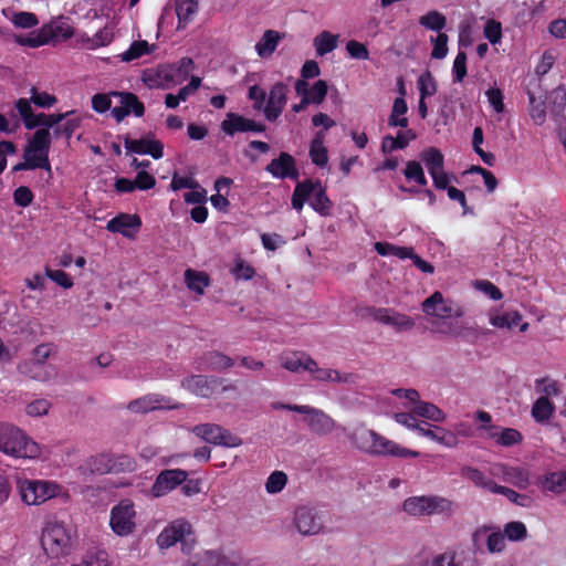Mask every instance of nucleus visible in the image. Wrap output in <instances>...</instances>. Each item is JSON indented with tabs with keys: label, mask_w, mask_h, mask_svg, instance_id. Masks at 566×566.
Wrapping results in <instances>:
<instances>
[{
	"label": "nucleus",
	"mask_w": 566,
	"mask_h": 566,
	"mask_svg": "<svg viewBox=\"0 0 566 566\" xmlns=\"http://www.w3.org/2000/svg\"><path fill=\"white\" fill-rule=\"evenodd\" d=\"M354 442L359 450L373 455L397 458H418L420 455L418 451L401 447L371 429L357 430L354 433Z\"/></svg>",
	"instance_id": "obj_1"
},
{
	"label": "nucleus",
	"mask_w": 566,
	"mask_h": 566,
	"mask_svg": "<svg viewBox=\"0 0 566 566\" xmlns=\"http://www.w3.org/2000/svg\"><path fill=\"white\" fill-rule=\"evenodd\" d=\"M0 451L13 458L34 459L40 455L39 444L22 429L0 422Z\"/></svg>",
	"instance_id": "obj_2"
},
{
	"label": "nucleus",
	"mask_w": 566,
	"mask_h": 566,
	"mask_svg": "<svg viewBox=\"0 0 566 566\" xmlns=\"http://www.w3.org/2000/svg\"><path fill=\"white\" fill-rule=\"evenodd\" d=\"M311 197L310 206L314 211L323 217L331 214L333 202L318 179H305L296 184L291 198L293 209L301 211Z\"/></svg>",
	"instance_id": "obj_3"
},
{
	"label": "nucleus",
	"mask_w": 566,
	"mask_h": 566,
	"mask_svg": "<svg viewBox=\"0 0 566 566\" xmlns=\"http://www.w3.org/2000/svg\"><path fill=\"white\" fill-rule=\"evenodd\" d=\"M74 533L65 524L49 521L42 530L41 545L48 557L59 559L71 554Z\"/></svg>",
	"instance_id": "obj_4"
},
{
	"label": "nucleus",
	"mask_w": 566,
	"mask_h": 566,
	"mask_svg": "<svg viewBox=\"0 0 566 566\" xmlns=\"http://www.w3.org/2000/svg\"><path fill=\"white\" fill-rule=\"evenodd\" d=\"M18 489L21 500L27 505H40L60 493V485L45 480H19Z\"/></svg>",
	"instance_id": "obj_5"
},
{
	"label": "nucleus",
	"mask_w": 566,
	"mask_h": 566,
	"mask_svg": "<svg viewBox=\"0 0 566 566\" xmlns=\"http://www.w3.org/2000/svg\"><path fill=\"white\" fill-rule=\"evenodd\" d=\"M192 432L203 441L227 448H237L242 444V439L230 430L216 423H200L192 428Z\"/></svg>",
	"instance_id": "obj_6"
},
{
	"label": "nucleus",
	"mask_w": 566,
	"mask_h": 566,
	"mask_svg": "<svg viewBox=\"0 0 566 566\" xmlns=\"http://www.w3.org/2000/svg\"><path fill=\"white\" fill-rule=\"evenodd\" d=\"M136 511L134 503L128 500H122L111 510L109 525L113 532L118 536L132 534L136 527Z\"/></svg>",
	"instance_id": "obj_7"
},
{
	"label": "nucleus",
	"mask_w": 566,
	"mask_h": 566,
	"mask_svg": "<svg viewBox=\"0 0 566 566\" xmlns=\"http://www.w3.org/2000/svg\"><path fill=\"white\" fill-rule=\"evenodd\" d=\"M181 386L191 394L202 398H211L224 390L222 379L206 375H192L186 377L182 379Z\"/></svg>",
	"instance_id": "obj_8"
},
{
	"label": "nucleus",
	"mask_w": 566,
	"mask_h": 566,
	"mask_svg": "<svg viewBox=\"0 0 566 566\" xmlns=\"http://www.w3.org/2000/svg\"><path fill=\"white\" fill-rule=\"evenodd\" d=\"M366 313L374 321L392 326L397 332L411 331L416 325L410 316L392 308L370 306L366 308Z\"/></svg>",
	"instance_id": "obj_9"
},
{
	"label": "nucleus",
	"mask_w": 566,
	"mask_h": 566,
	"mask_svg": "<svg viewBox=\"0 0 566 566\" xmlns=\"http://www.w3.org/2000/svg\"><path fill=\"white\" fill-rule=\"evenodd\" d=\"M187 478L188 472L182 469L163 470L151 485V495L154 497H161L181 485Z\"/></svg>",
	"instance_id": "obj_10"
},
{
	"label": "nucleus",
	"mask_w": 566,
	"mask_h": 566,
	"mask_svg": "<svg viewBox=\"0 0 566 566\" xmlns=\"http://www.w3.org/2000/svg\"><path fill=\"white\" fill-rule=\"evenodd\" d=\"M221 130L228 136H234L238 133H263L265 125L254 119L247 118L237 113H228L221 122Z\"/></svg>",
	"instance_id": "obj_11"
},
{
	"label": "nucleus",
	"mask_w": 566,
	"mask_h": 566,
	"mask_svg": "<svg viewBox=\"0 0 566 566\" xmlns=\"http://www.w3.org/2000/svg\"><path fill=\"white\" fill-rule=\"evenodd\" d=\"M265 170L276 179L297 180L300 172L295 158L285 151L280 153L279 157L273 158L265 167Z\"/></svg>",
	"instance_id": "obj_12"
},
{
	"label": "nucleus",
	"mask_w": 566,
	"mask_h": 566,
	"mask_svg": "<svg viewBox=\"0 0 566 566\" xmlns=\"http://www.w3.org/2000/svg\"><path fill=\"white\" fill-rule=\"evenodd\" d=\"M289 87L283 82H276L270 88L266 104L264 106V116L268 120H276L287 102Z\"/></svg>",
	"instance_id": "obj_13"
},
{
	"label": "nucleus",
	"mask_w": 566,
	"mask_h": 566,
	"mask_svg": "<svg viewBox=\"0 0 566 566\" xmlns=\"http://www.w3.org/2000/svg\"><path fill=\"white\" fill-rule=\"evenodd\" d=\"M295 412L306 415V422L311 431L316 434H327L335 428V421L321 409L303 405L302 408H294Z\"/></svg>",
	"instance_id": "obj_14"
},
{
	"label": "nucleus",
	"mask_w": 566,
	"mask_h": 566,
	"mask_svg": "<svg viewBox=\"0 0 566 566\" xmlns=\"http://www.w3.org/2000/svg\"><path fill=\"white\" fill-rule=\"evenodd\" d=\"M113 96L119 97L122 106L112 108V116L117 123L124 120L126 116L133 113L136 117L145 114V106L138 97L130 92H112Z\"/></svg>",
	"instance_id": "obj_15"
},
{
	"label": "nucleus",
	"mask_w": 566,
	"mask_h": 566,
	"mask_svg": "<svg viewBox=\"0 0 566 566\" xmlns=\"http://www.w3.org/2000/svg\"><path fill=\"white\" fill-rule=\"evenodd\" d=\"M153 137V134L139 139H132L127 136L124 139L125 148L128 153L150 155L154 159H160L164 157V144Z\"/></svg>",
	"instance_id": "obj_16"
},
{
	"label": "nucleus",
	"mask_w": 566,
	"mask_h": 566,
	"mask_svg": "<svg viewBox=\"0 0 566 566\" xmlns=\"http://www.w3.org/2000/svg\"><path fill=\"white\" fill-rule=\"evenodd\" d=\"M142 227V219L138 214L118 213L112 218L106 229L112 233H120L123 237L133 239Z\"/></svg>",
	"instance_id": "obj_17"
},
{
	"label": "nucleus",
	"mask_w": 566,
	"mask_h": 566,
	"mask_svg": "<svg viewBox=\"0 0 566 566\" xmlns=\"http://www.w3.org/2000/svg\"><path fill=\"white\" fill-rule=\"evenodd\" d=\"M294 524L297 531L303 535L317 534L323 527L322 520L317 513L306 506L296 510Z\"/></svg>",
	"instance_id": "obj_18"
},
{
	"label": "nucleus",
	"mask_w": 566,
	"mask_h": 566,
	"mask_svg": "<svg viewBox=\"0 0 566 566\" xmlns=\"http://www.w3.org/2000/svg\"><path fill=\"white\" fill-rule=\"evenodd\" d=\"M190 528V524L184 520L174 521L165 527L157 537V544L161 549L174 546L181 541Z\"/></svg>",
	"instance_id": "obj_19"
},
{
	"label": "nucleus",
	"mask_w": 566,
	"mask_h": 566,
	"mask_svg": "<svg viewBox=\"0 0 566 566\" xmlns=\"http://www.w3.org/2000/svg\"><path fill=\"white\" fill-rule=\"evenodd\" d=\"M142 78L149 88L168 87L172 83L171 67L167 64H159L156 67L146 69Z\"/></svg>",
	"instance_id": "obj_20"
},
{
	"label": "nucleus",
	"mask_w": 566,
	"mask_h": 566,
	"mask_svg": "<svg viewBox=\"0 0 566 566\" xmlns=\"http://www.w3.org/2000/svg\"><path fill=\"white\" fill-rule=\"evenodd\" d=\"M164 402H169V399L160 395L150 394L130 401L127 408L133 412L145 413L161 408L177 409L179 407L178 405H164Z\"/></svg>",
	"instance_id": "obj_21"
},
{
	"label": "nucleus",
	"mask_w": 566,
	"mask_h": 566,
	"mask_svg": "<svg viewBox=\"0 0 566 566\" xmlns=\"http://www.w3.org/2000/svg\"><path fill=\"white\" fill-rule=\"evenodd\" d=\"M421 308L423 313L429 316H434L442 319H447L452 316V307L446 304L443 295L439 291H436L433 294L427 297L422 302Z\"/></svg>",
	"instance_id": "obj_22"
},
{
	"label": "nucleus",
	"mask_w": 566,
	"mask_h": 566,
	"mask_svg": "<svg viewBox=\"0 0 566 566\" xmlns=\"http://www.w3.org/2000/svg\"><path fill=\"white\" fill-rule=\"evenodd\" d=\"M305 370L311 373L313 379L318 381H333V382H350L353 380L352 374L342 375L338 370L331 368H321L318 364L312 358L307 360Z\"/></svg>",
	"instance_id": "obj_23"
},
{
	"label": "nucleus",
	"mask_w": 566,
	"mask_h": 566,
	"mask_svg": "<svg viewBox=\"0 0 566 566\" xmlns=\"http://www.w3.org/2000/svg\"><path fill=\"white\" fill-rule=\"evenodd\" d=\"M19 370L29 378L38 381H48L56 375L52 365L25 361L19 365Z\"/></svg>",
	"instance_id": "obj_24"
},
{
	"label": "nucleus",
	"mask_w": 566,
	"mask_h": 566,
	"mask_svg": "<svg viewBox=\"0 0 566 566\" xmlns=\"http://www.w3.org/2000/svg\"><path fill=\"white\" fill-rule=\"evenodd\" d=\"M499 472L505 482L513 484L518 489H526L530 484V473L524 468L501 464L499 467Z\"/></svg>",
	"instance_id": "obj_25"
},
{
	"label": "nucleus",
	"mask_w": 566,
	"mask_h": 566,
	"mask_svg": "<svg viewBox=\"0 0 566 566\" xmlns=\"http://www.w3.org/2000/svg\"><path fill=\"white\" fill-rule=\"evenodd\" d=\"M325 138L326 133L317 130L310 145V158L315 166L321 168L325 167L328 163V150L324 145Z\"/></svg>",
	"instance_id": "obj_26"
},
{
	"label": "nucleus",
	"mask_w": 566,
	"mask_h": 566,
	"mask_svg": "<svg viewBox=\"0 0 566 566\" xmlns=\"http://www.w3.org/2000/svg\"><path fill=\"white\" fill-rule=\"evenodd\" d=\"M279 360L284 369L291 373H300L306 371L305 366L308 363L307 360H312V357L304 352H291L282 354Z\"/></svg>",
	"instance_id": "obj_27"
},
{
	"label": "nucleus",
	"mask_w": 566,
	"mask_h": 566,
	"mask_svg": "<svg viewBox=\"0 0 566 566\" xmlns=\"http://www.w3.org/2000/svg\"><path fill=\"white\" fill-rule=\"evenodd\" d=\"M522 322V314L517 311L506 312L501 315H495L491 317L490 323L497 328H513L520 325L521 332H526L528 329V323Z\"/></svg>",
	"instance_id": "obj_28"
},
{
	"label": "nucleus",
	"mask_w": 566,
	"mask_h": 566,
	"mask_svg": "<svg viewBox=\"0 0 566 566\" xmlns=\"http://www.w3.org/2000/svg\"><path fill=\"white\" fill-rule=\"evenodd\" d=\"M428 516L442 515L450 517L454 512V503L441 495H428Z\"/></svg>",
	"instance_id": "obj_29"
},
{
	"label": "nucleus",
	"mask_w": 566,
	"mask_h": 566,
	"mask_svg": "<svg viewBox=\"0 0 566 566\" xmlns=\"http://www.w3.org/2000/svg\"><path fill=\"white\" fill-rule=\"evenodd\" d=\"M462 475L470 480L475 486L489 490L492 493H495V489L499 485L482 471L473 467H464L462 469Z\"/></svg>",
	"instance_id": "obj_30"
},
{
	"label": "nucleus",
	"mask_w": 566,
	"mask_h": 566,
	"mask_svg": "<svg viewBox=\"0 0 566 566\" xmlns=\"http://www.w3.org/2000/svg\"><path fill=\"white\" fill-rule=\"evenodd\" d=\"M428 495H415L407 497L402 503V510L413 517L428 516Z\"/></svg>",
	"instance_id": "obj_31"
},
{
	"label": "nucleus",
	"mask_w": 566,
	"mask_h": 566,
	"mask_svg": "<svg viewBox=\"0 0 566 566\" xmlns=\"http://www.w3.org/2000/svg\"><path fill=\"white\" fill-rule=\"evenodd\" d=\"M75 111L59 113V114H38L34 115L32 122H25V128L33 129L38 126H45L44 128H51L63 122L69 115L74 114Z\"/></svg>",
	"instance_id": "obj_32"
},
{
	"label": "nucleus",
	"mask_w": 566,
	"mask_h": 566,
	"mask_svg": "<svg viewBox=\"0 0 566 566\" xmlns=\"http://www.w3.org/2000/svg\"><path fill=\"white\" fill-rule=\"evenodd\" d=\"M421 160L424 163L429 175H433L444 168L443 154L434 147H429L420 154Z\"/></svg>",
	"instance_id": "obj_33"
},
{
	"label": "nucleus",
	"mask_w": 566,
	"mask_h": 566,
	"mask_svg": "<svg viewBox=\"0 0 566 566\" xmlns=\"http://www.w3.org/2000/svg\"><path fill=\"white\" fill-rule=\"evenodd\" d=\"M408 112L407 102L402 96L396 97L392 104L391 114L388 119L390 127L406 128L408 126V118L403 115Z\"/></svg>",
	"instance_id": "obj_34"
},
{
	"label": "nucleus",
	"mask_w": 566,
	"mask_h": 566,
	"mask_svg": "<svg viewBox=\"0 0 566 566\" xmlns=\"http://www.w3.org/2000/svg\"><path fill=\"white\" fill-rule=\"evenodd\" d=\"M50 147V130L48 128H40L33 134L32 139L29 142L25 148L34 153L46 154V156L49 157Z\"/></svg>",
	"instance_id": "obj_35"
},
{
	"label": "nucleus",
	"mask_w": 566,
	"mask_h": 566,
	"mask_svg": "<svg viewBox=\"0 0 566 566\" xmlns=\"http://www.w3.org/2000/svg\"><path fill=\"white\" fill-rule=\"evenodd\" d=\"M541 486L545 491L562 493L566 491V471L551 472L543 476Z\"/></svg>",
	"instance_id": "obj_36"
},
{
	"label": "nucleus",
	"mask_w": 566,
	"mask_h": 566,
	"mask_svg": "<svg viewBox=\"0 0 566 566\" xmlns=\"http://www.w3.org/2000/svg\"><path fill=\"white\" fill-rule=\"evenodd\" d=\"M185 282L189 290L203 294L205 289L210 284V279L205 272L188 269L185 271Z\"/></svg>",
	"instance_id": "obj_37"
},
{
	"label": "nucleus",
	"mask_w": 566,
	"mask_h": 566,
	"mask_svg": "<svg viewBox=\"0 0 566 566\" xmlns=\"http://www.w3.org/2000/svg\"><path fill=\"white\" fill-rule=\"evenodd\" d=\"M338 35L333 34L329 31H322L314 39V46L317 55L324 56L327 53H331L337 48Z\"/></svg>",
	"instance_id": "obj_38"
},
{
	"label": "nucleus",
	"mask_w": 566,
	"mask_h": 566,
	"mask_svg": "<svg viewBox=\"0 0 566 566\" xmlns=\"http://www.w3.org/2000/svg\"><path fill=\"white\" fill-rule=\"evenodd\" d=\"M279 41V32L274 30H266L262 39L256 43L255 50L261 57L270 56L275 51Z\"/></svg>",
	"instance_id": "obj_39"
},
{
	"label": "nucleus",
	"mask_w": 566,
	"mask_h": 566,
	"mask_svg": "<svg viewBox=\"0 0 566 566\" xmlns=\"http://www.w3.org/2000/svg\"><path fill=\"white\" fill-rule=\"evenodd\" d=\"M412 413L436 422H441L444 419L443 411L436 405L427 401H418L412 409Z\"/></svg>",
	"instance_id": "obj_40"
},
{
	"label": "nucleus",
	"mask_w": 566,
	"mask_h": 566,
	"mask_svg": "<svg viewBox=\"0 0 566 566\" xmlns=\"http://www.w3.org/2000/svg\"><path fill=\"white\" fill-rule=\"evenodd\" d=\"M167 65L171 67V77L175 84L182 83L195 66L192 59L188 56L181 57L176 63H167Z\"/></svg>",
	"instance_id": "obj_41"
},
{
	"label": "nucleus",
	"mask_w": 566,
	"mask_h": 566,
	"mask_svg": "<svg viewBox=\"0 0 566 566\" xmlns=\"http://www.w3.org/2000/svg\"><path fill=\"white\" fill-rule=\"evenodd\" d=\"M198 11L197 0H176V13L178 17V29L187 24Z\"/></svg>",
	"instance_id": "obj_42"
},
{
	"label": "nucleus",
	"mask_w": 566,
	"mask_h": 566,
	"mask_svg": "<svg viewBox=\"0 0 566 566\" xmlns=\"http://www.w3.org/2000/svg\"><path fill=\"white\" fill-rule=\"evenodd\" d=\"M419 24L428 30L442 33L441 31L447 27V18L441 12L431 10L419 18Z\"/></svg>",
	"instance_id": "obj_43"
},
{
	"label": "nucleus",
	"mask_w": 566,
	"mask_h": 566,
	"mask_svg": "<svg viewBox=\"0 0 566 566\" xmlns=\"http://www.w3.org/2000/svg\"><path fill=\"white\" fill-rule=\"evenodd\" d=\"M43 28L49 42L53 39L67 40L74 35L73 28L64 21H57L50 24H45L43 25Z\"/></svg>",
	"instance_id": "obj_44"
},
{
	"label": "nucleus",
	"mask_w": 566,
	"mask_h": 566,
	"mask_svg": "<svg viewBox=\"0 0 566 566\" xmlns=\"http://www.w3.org/2000/svg\"><path fill=\"white\" fill-rule=\"evenodd\" d=\"M555 410L554 405L547 397H539L532 407V416L537 422L547 421Z\"/></svg>",
	"instance_id": "obj_45"
},
{
	"label": "nucleus",
	"mask_w": 566,
	"mask_h": 566,
	"mask_svg": "<svg viewBox=\"0 0 566 566\" xmlns=\"http://www.w3.org/2000/svg\"><path fill=\"white\" fill-rule=\"evenodd\" d=\"M232 184V180L227 177H220L214 182V188L218 191V193L212 195L210 197L211 205L219 211L226 212L230 206V201L227 197L222 196L220 193L221 187H229Z\"/></svg>",
	"instance_id": "obj_46"
},
{
	"label": "nucleus",
	"mask_w": 566,
	"mask_h": 566,
	"mask_svg": "<svg viewBox=\"0 0 566 566\" xmlns=\"http://www.w3.org/2000/svg\"><path fill=\"white\" fill-rule=\"evenodd\" d=\"M408 134L410 135V138H407L406 135L401 132H399L396 137L387 135L382 140V145H381L382 151L387 153V151H394L396 149L406 148L409 144V140L413 139L416 137V135L412 133V130H408Z\"/></svg>",
	"instance_id": "obj_47"
},
{
	"label": "nucleus",
	"mask_w": 566,
	"mask_h": 566,
	"mask_svg": "<svg viewBox=\"0 0 566 566\" xmlns=\"http://www.w3.org/2000/svg\"><path fill=\"white\" fill-rule=\"evenodd\" d=\"M72 566H111L108 554L104 549L88 551L81 563Z\"/></svg>",
	"instance_id": "obj_48"
},
{
	"label": "nucleus",
	"mask_w": 566,
	"mask_h": 566,
	"mask_svg": "<svg viewBox=\"0 0 566 566\" xmlns=\"http://www.w3.org/2000/svg\"><path fill=\"white\" fill-rule=\"evenodd\" d=\"M494 494H502L504 495L510 502L522 506V507H531L533 504V499L530 495L526 494H520L513 489H510L507 486L497 485L495 489Z\"/></svg>",
	"instance_id": "obj_49"
},
{
	"label": "nucleus",
	"mask_w": 566,
	"mask_h": 566,
	"mask_svg": "<svg viewBox=\"0 0 566 566\" xmlns=\"http://www.w3.org/2000/svg\"><path fill=\"white\" fill-rule=\"evenodd\" d=\"M491 437L503 447H511L523 440L522 433L513 428H505L500 433H492Z\"/></svg>",
	"instance_id": "obj_50"
},
{
	"label": "nucleus",
	"mask_w": 566,
	"mask_h": 566,
	"mask_svg": "<svg viewBox=\"0 0 566 566\" xmlns=\"http://www.w3.org/2000/svg\"><path fill=\"white\" fill-rule=\"evenodd\" d=\"M420 97H429L437 93V81L430 71L423 72L417 81Z\"/></svg>",
	"instance_id": "obj_51"
},
{
	"label": "nucleus",
	"mask_w": 566,
	"mask_h": 566,
	"mask_svg": "<svg viewBox=\"0 0 566 566\" xmlns=\"http://www.w3.org/2000/svg\"><path fill=\"white\" fill-rule=\"evenodd\" d=\"M403 175L407 180L415 181L420 186H426L428 180L424 176L422 166L419 161L410 160L407 163L406 168L403 170Z\"/></svg>",
	"instance_id": "obj_52"
},
{
	"label": "nucleus",
	"mask_w": 566,
	"mask_h": 566,
	"mask_svg": "<svg viewBox=\"0 0 566 566\" xmlns=\"http://www.w3.org/2000/svg\"><path fill=\"white\" fill-rule=\"evenodd\" d=\"M484 38L491 44H497L502 39V24L495 19H488L483 28Z\"/></svg>",
	"instance_id": "obj_53"
},
{
	"label": "nucleus",
	"mask_w": 566,
	"mask_h": 566,
	"mask_svg": "<svg viewBox=\"0 0 566 566\" xmlns=\"http://www.w3.org/2000/svg\"><path fill=\"white\" fill-rule=\"evenodd\" d=\"M287 482V475L283 471H274L270 474L265 483V490L270 494L281 492Z\"/></svg>",
	"instance_id": "obj_54"
},
{
	"label": "nucleus",
	"mask_w": 566,
	"mask_h": 566,
	"mask_svg": "<svg viewBox=\"0 0 566 566\" xmlns=\"http://www.w3.org/2000/svg\"><path fill=\"white\" fill-rule=\"evenodd\" d=\"M91 469L99 474L113 472V455L101 453L91 460Z\"/></svg>",
	"instance_id": "obj_55"
},
{
	"label": "nucleus",
	"mask_w": 566,
	"mask_h": 566,
	"mask_svg": "<svg viewBox=\"0 0 566 566\" xmlns=\"http://www.w3.org/2000/svg\"><path fill=\"white\" fill-rule=\"evenodd\" d=\"M207 363L211 369H227L234 365V361L231 357L220 353V352H211L207 356Z\"/></svg>",
	"instance_id": "obj_56"
},
{
	"label": "nucleus",
	"mask_w": 566,
	"mask_h": 566,
	"mask_svg": "<svg viewBox=\"0 0 566 566\" xmlns=\"http://www.w3.org/2000/svg\"><path fill=\"white\" fill-rule=\"evenodd\" d=\"M149 53V44L147 41L140 40V41H134L129 49L123 53L122 60L126 62H130L133 60H136L144 54Z\"/></svg>",
	"instance_id": "obj_57"
},
{
	"label": "nucleus",
	"mask_w": 566,
	"mask_h": 566,
	"mask_svg": "<svg viewBox=\"0 0 566 566\" xmlns=\"http://www.w3.org/2000/svg\"><path fill=\"white\" fill-rule=\"evenodd\" d=\"M548 99L552 104V112L559 115L566 108V90L563 86L556 87L551 92Z\"/></svg>",
	"instance_id": "obj_58"
},
{
	"label": "nucleus",
	"mask_w": 566,
	"mask_h": 566,
	"mask_svg": "<svg viewBox=\"0 0 566 566\" xmlns=\"http://www.w3.org/2000/svg\"><path fill=\"white\" fill-rule=\"evenodd\" d=\"M504 536L507 537L510 541H521L526 538L527 528L524 523L513 521L505 525Z\"/></svg>",
	"instance_id": "obj_59"
},
{
	"label": "nucleus",
	"mask_w": 566,
	"mask_h": 566,
	"mask_svg": "<svg viewBox=\"0 0 566 566\" xmlns=\"http://www.w3.org/2000/svg\"><path fill=\"white\" fill-rule=\"evenodd\" d=\"M437 431L428 430L426 437L437 441L446 447H454L457 444V437L454 433L444 431V429L436 427Z\"/></svg>",
	"instance_id": "obj_60"
},
{
	"label": "nucleus",
	"mask_w": 566,
	"mask_h": 566,
	"mask_svg": "<svg viewBox=\"0 0 566 566\" xmlns=\"http://www.w3.org/2000/svg\"><path fill=\"white\" fill-rule=\"evenodd\" d=\"M467 53L464 51H459L452 66L453 81L457 83H461L463 78L467 76Z\"/></svg>",
	"instance_id": "obj_61"
},
{
	"label": "nucleus",
	"mask_w": 566,
	"mask_h": 566,
	"mask_svg": "<svg viewBox=\"0 0 566 566\" xmlns=\"http://www.w3.org/2000/svg\"><path fill=\"white\" fill-rule=\"evenodd\" d=\"M433 49L431 51V57L441 60L448 54V35L446 33H438L436 38L431 36Z\"/></svg>",
	"instance_id": "obj_62"
},
{
	"label": "nucleus",
	"mask_w": 566,
	"mask_h": 566,
	"mask_svg": "<svg viewBox=\"0 0 566 566\" xmlns=\"http://www.w3.org/2000/svg\"><path fill=\"white\" fill-rule=\"evenodd\" d=\"M249 99L253 101V108L255 111H262L264 113V106L266 104V92L259 85H252L248 92Z\"/></svg>",
	"instance_id": "obj_63"
},
{
	"label": "nucleus",
	"mask_w": 566,
	"mask_h": 566,
	"mask_svg": "<svg viewBox=\"0 0 566 566\" xmlns=\"http://www.w3.org/2000/svg\"><path fill=\"white\" fill-rule=\"evenodd\" d=\"M192 566H228V560L217 552H206Z\"/></svg>",
	"instance_id": "obj_64"
}]
</instances>
